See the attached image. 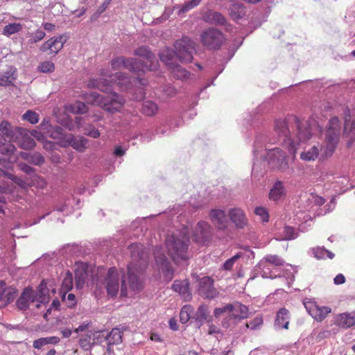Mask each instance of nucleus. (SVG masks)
<instances>
[{"label":"nucleus","mask_w":355,"mask_h":355,"mask_svg":"<svg viewBox=\"0 0 355 355\" xmlns=\"http://www.w3.org/2000/svg\"><path fill=\"white\" fill-rule=\"evenodd\" d=\"M100 74L102 78L91 79L87 84L88 87L96 88L103 92L110 93L112 96L105 98L96 92L85 93L83 96L87 103L101 107L110 113L120 112L125 103V100L118 94L112 93L114 85L121 91L132 94L133 98L137 101L144 98V87L148 84L146 79L132 78L122 72L111 74L107 69H101Z\"/></svg>","instance_id":"nucleus-1"},{"label":"nucleus","mask_w":355,"mask_h":355,"mask_svg":"<svg viewBox=\"0 0 355 355\" xmlns=\"http://www.w3.org/2000/svg\"><path fill=\"white\" fill-rule=\"evenodd\" d=\"M129 249L131 261L127 267L126 273L123 269L118 272L115 268H110L103 282L96 284V287L99 288L103 286L111 297H116L119 291L120 297L128 296L126 281L130 289L133 291H139L143 287L141 275L148 263V253L141 243L132 244Z\"/></svg>","instance_id":"nucleus-2"},{"label":"nucleus","mask_w":355,"mask_h":355,"mask_svg":"<svg viewBox=\"0 0 355 355\" xmlns=\"http://www.w3.org/2000/svg\"><path fill=\"white\" fill-rule=\"evenodd\" d=\"M274 130L277 141L287 148L293 159L295 158L300 143L307 141L312 135L310 124L307 121H300L295 116L276 120Z\"/></svg>","instance_id":"nucleus-3"},{"label":"nucleus","mask_w":355,"mask_h":355,"mask_svg":"<svg viewBox=\"0 0 355 355\" xmlns=\"http://www.w3.org/2000/svg\"><path fill=\"white\" fill-rule=\"evenodd\" d=\"M341 123L337 116L332 117L328 123L324 143L322 146L313 145L304 148L300 153V159L304 162H314L318 158L323 161L331 157L340 140Z\"/></svg>","instance_id":"nucleus-4"},{"label":"nucleus","mask_w":355,"mask_h":355,"mask_svg":"<svg viewBox=\"0 0 355 355\" xmlns=\"http://www.w3.org/2000/svg\"><path fill=\"white\" fill-rule=\"evenodd\" d=\"M266 137L264 135H257L253 146V155L256 162L265 159L269 166L273 169L286 172L288 170V163L286 153L279 147L268 149L266 146Z\"/></svg>","instance_id":"nucleus-5"},{"label":"nucleus","mask_w":355,"mask_h":355,"mask_svg":"<svg viewBox=\"0 0 355 355\" xmlns=\"http://www.w3.org/2000/svg\"><path fill=\"white\" fill-rule=\"evenodd\" d=\"M189 229L185 225H182L181 229L170 231L166 235L165 247L168 256L177 265L187 262L189 259Z\"/></svg>","instance_id":"nucleus-6"},{"label":"nucleus","mask_w":355,"mask_h":355,"mask_svg":"<svg viewBox=\"0 0 355 355\" xmlns=\"http://www.w3.org/2000/svg\"><path fill=\"white\" fill-rule=\"evenodd\" d=\"M175 51L170 48L163 49L159 54L160 60L165 63L168 69L175 62L173 60L177 57L182 62H189L193 60V53L196 51V44L188 37H183L175 42Z\"/></svg>","instance_id":"nucleus-7"},{"label":"nucleus","mask_w":355,"mask_h":355,"mask_svg":"<svg viewBox=\"0 0 355 355\" xmlns=\"http://www.w3.org/2000/svg\"><path fill=\"white\" fill-rule=\"evenodd\" d=\"M85 191L84 187L77 189L74 193H69L64 196L59 198L53 205V209L46 213L40 218L39 220L45 218L51 214L59 213L62 216H67L71 214L74 210L80 209L82 206V202L79 198L74 196V194H82Z\"/></svg>","instance_id":"nucleus-8"},{"label":"nucleus","mask_w":355,"mask_h":355,"mask_svg":"<svg viewBox=\"0 0 355 355\" xmlns=\"http://www.w3.org/2000/svg\"><path fill=\"white\" fill-rule=\"evenodd\" d=\"M5 158H0V171L7 176L10 180L16 184L17 189L20 190L21 193H25L28 190V186L34 183V180H38V178L34 176L32 180H26L23 181L21 178L17 177L12 173V162L11 160Z\"/></svg>","instance_id":"nucleus-9"},{"label":"nucleus","mask_w":355,"mask_h":355,"mask_svg":"<svg viewBox=\"0 0 355 355\" xmlns=\"http://www.w3.org/2000/svg\"><path fill=\"white\" fill-rule=\"evenodd\" d=\"M322 178L332 184V189L338 193L347 191L349 187V178L346 175H340L334 171L329 170L322 175Z\"/></svg>","instance_id":"nucleus-10"},{"label":"nucleus","mask_w":355,"mask_h":355,"mask_svg":"<svg viewBox=\"0 0 355 355\" xmlns=\"http://www.w3.org/2000/svg\"><path fill=\"white\" fill-rule=\"evenodd\" d=\"M201 42L208 49L216 50L220 47L223 41V34L216 28H209L205 31L200 36Z\"/></svg>","instance_id":"nucleus-11"},{"label":"nucleus","mask_w":355,"mask_h":355,"mask_svg":"<svg viewBox=\"0 0 355 355\" xmlns=\"http://www.w3.org/2000/svg\"><path fill=\"white\" fill-rule=\"evenodd\" d=\"M111 67L114 71L121 69H127L132 72L138 73V70H143V63L134 58H125L119 56L112 60Z\"/></svg>","instance_id":"nucleus-12"},{"label":"nucleus","mask_w":355,"mask_h":355,"mask_svg":"<svg viewBox=\"0 0 355 355\" xmlns=\"http://www.w3.org/2000/svg\"><path fill=\"white\" fill-rule=\"evenodd\" d=\"M135 55L142 58L146 62L140 60L143 63L144 69L138 70L139 72H146L147 71H155L159 66V62L155 55L146 46H141L135 50Z\"/></svg>","instance_id":"nucleus-13"},{"label":"nucleus","mask_w":355,"mask_h":355,"mask_svg":"<svg viewBox=\"0 0 355 355\" xmlns=\"http://www.w3.org/2000/svg\"><path fill=\"white\" fill-rule=\"evenodd\" d=\"M154 257L157 265L162 270L166 277L172 278L173 270L171 267L170 261L166 256L162 248L157 246L154 250Z\"/></svg>","instance_id":"nucleus-14"},{"label":"nucleus","mask_w":355,"mask_h":355,"mask_svg":"<svg viewBox=\"0 0 355 355\" xmlns=\"http://www.w3.org/2000/svg\"><path fill=\"white\" fill-rule=\"evenodd\" d=\"M304 306L311 317L317 321H322L331 313V309L328 306H320L314 302L305 301Z\"/></svg>","instance_id":"nucleus-15"},{"label":"nucleus","mask_w":355,"mask_h":355,"mask_svg":"<svg viewBox=\"0 0 355 355\" xmlns=\"http://www.w3.org/2000/svg\"><path fill=\"white\" fill-rule=\"evenodd\" d=\"M211 236V227L207 222L198 223L193 232V240L199 243H205Z\"/></svg>","instance_id":"nucleus-16"},{"label":"nucleus","mask_w":355,"mask_h":355,"mask_svg":"<svg viewBox=\"0 0 355 355\" xmlns=\"http://www.w3.org/2000/svg\"><path fill=\"white\" fill-rule=\"evenodd\" d=\"M344 114L345 125L343 135L349 139L347 146L351 147L355 142V119L350 121L351 114L348 108L345 110Z\"/></svg>","instance_id":"nucleus-17"},{"label":"nucleus","mask_w":355,"mask_h":355,"mask_svg":"<svg viewBox=\"0 0 355 355\" xmlns=\"http://www.w3.org/2000/svg\"><path fill=\"white\" fill-rule=\"evenodd\" d=\"M271 266L263 258L255 266V270L263 278L274 279L282 277L281 271L279 269H272Z\"/></svg>","instance_id":"nucleus-18"},{"label":"nucleus","mask_w":355,"mask_h":355,"mask_svg":"<svg viewBox=\"0 0 355 355\" xmlns=\"http://www.w3.org/2000/svg\"><path fill=\"white\" fill-rule=\"evenodd\" d=\"M17 290L8 286L3 280H0V307H5L17 296Z\"/></svg>","instance_id":"nucleus-19"},{"label":"nucleus","mask_w":355,"mask_h":355,"mask_svg":"<svg viewBox=\"0 0 355 355\" xmlns=\"http://www.w3.org/2000/svg\"><path fill=\"white\" fill-rule=\"evenodd\" d=\"M199 294L205 297L212 299L216 296V292L214 288V281L209 277H203L199 281Z\"/></svg>","instance_id":"nucleus-20"},{"label":"nucleus","mask_w":355,"mask_h":355,"mask_svg":"<svg viewBox=\"0 0 355 355\" xmlns=\"http://www.w3.org/2000/svg\"><path fill=\"white\" fill-rule=\"evenodd\" d=\"M42 129H46L49 136L57 140L58 144L62 146V141L66 140L67 135L64 130L60 126H52L49 123V121L44 120L40 124Z\"/></svg>","instance_id":"nucleus-21"},{"label":"nucleus","mask_w":355,"mask_h":355,"mask_svg":"<svg viewBox=\"0 0 355 355\" xmlns=\"http://www.w3.org/2000/svg\"><path fill=\"white\" fill-rule=\"evenodd\" d=\"M229 317L237 322L248 317V308L240 302L230 304Z\"/></svg>","instance_id":"nucleus-22"},{"label":"nucleus","mask_w":355,"mask_h":355,"mask_svg":"<svg viewBox=\"0 0 355 355\" xmlns=\"http://www.w3.org/2000/svg\"><path fill=\"white\" fill-rule=\"evenodd\" d=\"M230 220L238 229H244L248 225V218L244 211L240 208H232L229 210Z\"/></svg>","instance_id":"nucleus-23"},{"label":"nucleus","mask_w":355,"mask_h":355,"mask_svg":"<svg viewBox=\"0 0 355 355\" xmlns=\"http://www.w3.org/2000/svg\"><path fill=\"white\" fill-rule=\"evenodd\" d=\"M87 139L83 137H75L72 134H68L67 139L62 141V147L71 146L76 150L83 152L87 146Z\"/></svg>","instance_id":"nucleus-24"},{"label":"nucleus","mask_w":355,"mask_h":355,"mask_svg":"<svg viewBox=\"0 0 355 355\" xmlns=\"http://www.w3.org/2000/svg\"><path fill=\"white\" fill-rule=\"evenodd\" d=\"M0 131L10 141L15 142L18 135H20V132L23 131V128L13 126L7 121H2L0 123Z\"/></svg>","instance_id":"nucleus-25"},{"label":"nucleus","mask_w":355,"mask_h":355,"mask_svg":"<svg viewBox=\"0 0 355 355\" xmlns=\"http://www.w3.org/2000/svg\"><path fill=\"white\" fill-rule=\"evenodd\" d=\"M19 168L21 171L28 175V177H26L24 179L21 178L23 181H26V180L28 179L32 180V178L34 179V176L38 178V180H34L33 184L28 186V189L35 185L38 187H44L46 184V181L42 178L36 175L35 173V169L33 167L28 166L27 164L21 162L19 164Z\"/></svg>","instance_id":"nucleus-26"},{"label":"nucleus","mask_w":355,"mask_h":355,"mask_svg":"<svg viewBox=\"0 0 355 355\" xmlns=\"http://www.w3.org/2000/svg\"><path fill=\"white\" fill-rule=\"evenodd\" d=\"M209 218L213 224L218 229L226 228L228 219L224 210L220 209H211L209 212Z\"/></svg>","instance_id":"nucleus-27"},{"label":"nucleus","mask_w":355,"mask_h":355,"mask_svg":"<svg viewBox=\"0 0 355 355\" xmlns=\"http://www.w3.org/2000/svg\"><path fill=\"white\" fill-rule=\"evenodd\" d=\"M49 282V281L43 279L38 286L35 293H33L35 301L37 302L35 305L37 308L40 307V303L45 304L49 301V289L47 287Z\"/></svg>","instance_id":"nucleus-28"},{"label":"nucleus","mask_w":355,"mask_h":355,"mask_svg":"<svg viewBox=\"0 0 355 355\" xmlns=\"http://www.w3.org/2000/svg\"><path fill=\"white\" fill-rule=\"evenodd\" d=\"M64 37L60 35L56 37H52L44 42L40 47L42 51H50V53L55 55L63 47Z\"/></svg>","instance_id":"nucleus-29"},{"label":"nucleus","mask_w":355,"mask_h":355,"mask_svg":"<svg viewBox=\"0 0 355 355\" xmlns=\"http://www.w3.org/2000/svg\"><path fill=\"white\" fill-rule=\"evenodd\" d=\"M36 302L32 289L25 288L17 300V306L20 310H26L31 303Z\"/></svg>","instance_id":"nucleus-30"},{"label":"nucleus","mask_w":355,"mask_h":355,"mask_svg":"<svg viewBox=\"0 0 355 355\" xmlns=\"http://www.w3.org/2000/svg\"><path fill=\"white\" fill-rule=\"evenodd\" d=\"M172 288L174 291L178 293L185 301H189L191 299L188 280L174 281L172 284Z\"/></svg>","instance_id":"nucleus-31"},{"label":"nucleus","mask_w":355,"mask_h":355,"mask_svg":"<svg viewBox=\"0 0 355 355\" xmlns=\"http://www.w3.org/2000/svg\"><path fill=\"white\" fill-rule=\"evenodd\" d=\"M286 196V189L284 182L282 181H276L271 187L268 197L269 199L274 202H278Z\"/></svg>","instance_id":"nucleus-32"},{"label":"nucleus","mask_w":355,"mask_h":355,"mask_svg":"<svg viewBox=\"0 0 355 355\" xmlns=\"http://www.w3.org/2000/svg\"><path fill=\"white\" fill-rule=\"evenodd\" d=\"M335 324L342 329H348L355 324V311L339 314Z\"/></svg>","instance_id":"nucleus-33"},{"label":"nucleus","mask_w":355,"mask_h":355,"mask_svg":"<svg viewBox=\"0 0 355 355\" xmlns=\"http://www.w3.org/2000/svg\"><path fill=\"white\" fill-rule=\"evenodd\" d=\"M204 21L214 25L223 26L226 24L225 17L220 12L207 10L202 16Z\"/></svg>","instance_id":"nucleus-34"},{"label":"nucleus","mask_w":355,"mask_h":355,"mask_svg":"<svg viewBox=\"0 0 355 355\" xmlns=\"http://www.w3.org/2000/svg\"><path fill=\"white\" fill-rule=\"evenodd\" d=\"M17 145L26 150L32 149L35 146V140L29 135L26 129L23 128V131L20 132V135H18L17 139L15 140Z\"/></svg>","instance_id":"nucleus-35"},{"label":"nucleus","mask_w":355,"mask_h":355,"mask_svg":"<svg viewBox=\"0 0 355 355\" xmlns=\"http://www.w3.org/2000/svg\"><path fill=\"white\" fill-rule=\"evenodd\" d=\"M290 320L289 311L285 308L280 309L277 313L276 318L275 320L274 326L275 329H285L288 328Z\"/></svg>","instance_id":"nucleus-36"},{"label":"nucleus","mask_w":355,"mask_h":355,"mask_svg":"<svg viewBox=\"0 0 355 355\" xmlns=\"http://www.w3.org/2000/svg\"><path fill=\"white\" fill-rule=\"evenodd\" d=\"M87 265L85 263H76L75 270V279L77 288H82L87 277Z\"/></svg>","instance_id":"nucleus-37"},{"label":"nucleus","mask_w":355,"mask_h":355,"mask_svg":"<svg viewBox=\"0 0 355 355\" xmlns=\"http://www.w3.org/2000/svg\"><path fill=\"white\" fill-rule=\"evenodd\" d=\"M169 70L175 78L183 81L189 80L191 76L189 71L176 63L172 64Z\"/></svg>","instance_id":"nucleus-38"},{"label":"nucleus","mask_w":355,"mask_h":355,"mask_svg":"<svg viewBox=\"0 0 355 355\" xmlns=\"http://www.w3.org/2000/svg\"><path fill=\"white\" fill-rule=\"evenodd\" d=\"M229 12L233 19H239L244 17L246 14V10L243 3L236 2L231 4Z\"/></svg>","instance_id":"nucleus-39"},{"label":"nucleus","mask_w":355,"mask_h":355,"mask_svg":"<svg viewBox=\"0 0 355 355\" xmlns=\"http://www.w3.org/2000/svg\"><path fill=\"white\" fill-rule=\"evenodd\" d=\"M15 69L9 66L7 69L0 73V85L1 86H8L12 83L15 80Z\"/></svg>","instance_id":"nucleus-40"},{"label":"nucleus","mask_w":355,"mask_h":355,"mask_svg":"<svg viewBox=\"0 0 355 355\" xmlns=\"http://www.w3.org/2000/svg\"><path fill=\"white\" fill-rule=\"evenodd\" d=\"M195 318L199 323V327L206 321L210 322L211 320L209 316L208 306L205 304L200 305L195 314Z\"/></svg>","instance_id":"nucleus-41"},{"label":"nucleus","mask_w":355,"mask_h":355,"mask_svg":"<svg viewBox=\"0 0 355 355\" xmlns=\"http://www.w3.org/2000/svg\"><path fill=\"white\" fill-rule=\"evenodd\" d=\"M299 236L298 231L291 226H285L282 231L280 232V236L277 240L289 241L297 238Z\"/></svg>","instance_id":"nucleus-42"},{"label":"nucleus","mask_w":355,"mask_h":355,"mask_svg":"<svg viewBox=\"0 0 355 355\" xmlns=\"http://www.w3.org/2000/svg\"><path fill=\"white\" fill-rule=\"evenodd\" d=\"M122 332L119 328H114L106 336L107 343L109 345H119L122 342Z\"/></svg>","instance_id":"nucleus-43"},{"label":"nucleus","mask_w":355,"mask_h":355,"mask_svg":"<svg viewBox=\"0 0 355 355\" xmlns=\"http://www.w3.org/2000/svg\"><path fill=\"white\" fill-rule=\"evenodd\" d=\"M66 110L75 114H80L87 112V107L85 103L76 101L73 104L66 105Z\"/></svg>","instance_id":"nucleus-44"},{"label":"nucleus","mask_w":355,"mask_h":355,"mask_svg":"<svg viewBox=\"0 0 355 355\" xmlns=\"http://www.w3.org/2000/svg\"><path fill=\"white\" fill-rule=\"evenodd\" d=\"M313 254L317 259H324L326 258L332 259L335 256L332 252L327 250L324 247L320 246L313 248Z\"/></svg>","instance_id":"nucleus-45"},{"label":"nucleus","mask_w":355,"mask_h":355,"mask_svg":"<svg viewBox=\"0 0 355 355\" xmlns=\"http://www.w3.org/2000/svg\"><path fill=\"white\" fill-rule=\"evenodd\" d=\"M158 111V106L157 105L151 101H145L143 103L141 112L143 114H144L146 116H153L155 115Z\"/></svg>","instance_id":"nucleus-46"},{"label":"nucleus","mask_w":355,"mask_h":355,"mask_svg":"<svg viewBox=\"0 0 355 355\" xmlns=\"http://www.w3.org/2000/svg\"><path fill=\"white\" fill-rule=\"evenodd\" d=\"M21 29L22 26L19 23H10L4 26L3 34L6 36H10L19 32Z\"/></svg>","instance_id":"nucleus-47"},{"label":"nucleus","mask_w":355,"mask_h":355,"mask_svg":"<svg viewBox=\"0 0 355 355\" xmlns=\"http://www.w3.org/2000/svg\"><path fill=\"white\" fill-rule=\"evenodd\" d=\"M73 287V276L70 272H67L62 280L61 285V293L68 292Z\"/></svg>","instance_id":"nucleus-48"},{"label":"nucleus","mask_w":355,"mask_h":355,"mask_svg":"<svg viewBox=\"0 0 355 355\" xmlns=\"http://www.w3.org/2000/svg\"><path fill=\"white\" fill-rule=\"evenodd\" d=\"M193 311V309L190 305H185L182 308L180 313V320L182 324H185L189 320Z\"/></svg>","instance_id":"nucleus-49"},{"label":"nucleus","mask_w":355,"mask_h":355,"mask_svg":"<svg viewBox=\"0 0 355 355\" xmlns=\"http://www.w3.org/2000/svg\"><path fill=\"white\" fill-rule=\"evenodd\" d=\"M67 292L62 293V300L65 303L66 306L69 308H73L77 303L76 297L74 294L69 293Z\"/></svg>","instance_id":"nucleus-50"},{"label":"nucleus","mask_w":355,"mask_h":355,"mask_svg":"<svg viewBox=\"0 0 355 355\" xmlns=\"http://www.w3.org/2000/svg\"><path fill=\"white\" fill-rule=\"evenodd\" d=\"M263 259L269 263V264L274 266H282L284 263V261L282 257L276 254H267Z\"/></svg>","instance_id":"nucleus-51"},{"label":"nucleus","mask_w":355,"mask_h":355,"mask_svg":"<svg viewBox=\"0 0 355 355\" xmlns=\"http://www.w3.org/2000/svg\"><path fill=\"white\" fill-rule=\"evenodd\" d=\"M22 119L27 121L31 124H36L39 121V115L33 110H27L23 115Z\"/></svg>","instance_id":"nucleus-52"},{"label":"nucleus","mask_w":355,"mask_h":355,"mask_svg":"<svg viewBox=\"0 0 355 355\" xmlns=\"http://www.w3.org/2000/svg\"><path fill=\"white\" fill-rule=\"evenodd\" d=\"M15 150V145L11 143L0 144V155L11 156Z\"/></svg>","instance_id":"nucleus-53"},{"label":"nucleus","mask_w":355,"mask_h":355,"mask_svg":"<svg viewBox=\"0 0 355 355\" xmlns=\"http://www.w3.org/2000/svg\"><path fill=\"white\" fill-rule=\"evenodd\" d=\"M243 257L241 252H237L235 255L227 259L223 265V269L225 270H231L236 261Z\"/></svg>","instance_id":"nucleus-54"},{"label":"nucleus","mask_w":355,"mask_h":355,"mask_svg":"<svg viewBox=\"0 0 355 355\" xmlns=\"http://www.w3.org/2000/svg\"><path fill=\"white\" fill-rule=\"evenodd\" d=\"M45 35H46V33L44 31H42L41 29H37L35 32L31 33L30 34L29 42L31 44L37 43V42L41 41L42 40H43L44 37H45Z\"/></svg>","instance_id":"nucleus-55"},{"label":"nucleus","mask_w":355,"mask_h":355,"mask_svg":"<svg viewBox=\"0 0 355 355\" xmlns=\"http://www.w3.org/2000/svg\"><path fill=\"white\" fill-rule=\"evenodd\" d=\"M254 214L259 217L263 223H267L269 220V214L266 208L263 207H257L254 209Z\"/></svg>","instance_id":"nucleus-56"},{"label":"nucleus","mask_w":355,"mask_h":355,"mask_svg":"<svg viewBox=\"0 0 355 355\" xmlns=\"http://www.w3.org/2000/svg\"><path fill=\"white\" fill-rule=\"evenodd\" d=\"M78 343L80 347L85 351L90 350L93 346L91 342V336L87 334L80 338Z\"/></svg>","instance_id":"nucleus-57"},{"label":"nucleus","mask_w":355,"mask_h":355,"mask_svg":"<svg viewBox=\"0 0 355 355\" xmlns=\"http://www.w3.org/2000/svg\"><path fill=\"white\" fill-rule=\"evenodd\" d=\"M38 69L42 73H50L54 71L55 66L54 64L50 61H45L42 62L39 67Z\"/></svg>","instance_id":"nucleus-58"},{"label":"nucleus","mask_w":355,"mask_h":355,"mask_svg":"<svg viewBox=\"0 0 355 355\" xmlns=\"http://www.w3.org/2000/svg\"><path fill=\"white\" fill-rule=\"evenodd\" d=\"M201 0H191L185 2L182 6L181 11L186 12L198 6Z\"/></svg>","instance_id":"nucleus-59"},{"label":"nucleus","mask_w":355,"mask_h":355,"mask_svg":"<svg viewBox=\"0 0 355 355\" xmlns=\"http://www.w3.org/2000/svg\"><path fill=\"white\" fill-rule=\"evenodd\" d=\"M263 324L262 318L257 316L250 323L246 324V327L252 330L259 329Z\"/></svg>","instance_id":"nucleus-60"},{"label":"nucleus","mask_w":355,"mask_h":355,"mask_svg":"<svg viewBox=\"0 0 355 355\" xmlns=\"http://www.w3.org/2000/svg\"><path fill=\"white\" fill-rule=\"evenodd\" d=\"M44 159L43 156L39 153H31L29 163L35 165H41L44 163Z\"/></svg>","instance_id":"nucleus-61"},{"label":"nucleus","mask_w":355,"mask_h":355,"mask_svg":"<svg viewBox=\"0 0 355 355\" xmlns=\"http://www.w3.org/2000/svg\"><path fill=\"white\" fill-rule=\"evenodd\" d=\"M85 134L90 137L97 139L100 137L101 134L98 129H96L93 125H89L85 129Z\"/></svg>","instance_id":"nucleus-62"},{"label":"nucleus","mask_w":355,"mask_h":355,"mask_svg":"<svg viewBox=\"0 0 355 355\" xmlns=\"http://www.w3.org/2000/svg\"><path fill=\"white\" fill-rule=\"evenodd\" d=\"M308 199L311 203H313L317 206H320L325 202L322 197L314 194H311Z\"/></svg>","instance_id":"nucleus-63"},{"label":"nucleus","mask_w":355,"mask_h":355,"mask_svg":"<svg viewBox=\"0 0 355 355\" xmlns=\"http://www.w3.org/2000/svg\"><path fill=\"white\" fill-rule=\"evenodd\" d=\"M163 92L168 97L174 96L177 93L175 88L171 85L164 86Z\"/></svg>","instance_id":"nucleus-64"}]
</instances>
